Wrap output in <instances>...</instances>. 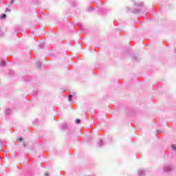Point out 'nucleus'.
<instances>
[{
    "label": "nucleus",
    "instance_id": "nucleus-1",
    "mask_svg": "<svg viewBox=\"0 0 176 176\" xmlns=\"http://www.w3.org/2000/svg\"><path fill=\"white\" fill-rule=\"evenodd\" d=\"M16 141H18L19 142H23L24 139H23V138H17Z\"/></svg>",
    "mask_w": 176,
    "mask_h": 176
},
{
    "label": "nucleus",
    "instance_id": "nucleus-2",
    "mask_svg": "<svg viewBox=\"0 0 176 176\" xmlns=\"http://www.w3.org/2000/svg\"><path fill=\"white\" fill-rule=\"evenodd\" d=\"M75 122L76 124H79L80 123V119H76Z\"/></svg>",
    "mask_w": 176,
    "mask_h": 176
},
{
    "label": "nucleus",
    "instance_id": "nucleus-3",
    "mask_svg": "<svg viewBox=\"0 0 176 176\" xmlns=\"http://www.w3.org/2000/svg\"><path fill=\"white\" fill-rule=\"evenodd\" d=\"M1 19H6V14H3L1 16Z\"/></svg>",
    "mask_w": 176,
    "mask_h": 176
},
{
    "label": "nucleus",
    "instance_id": "nucleus-4",
    "mask_svg": "<svg viewBox=\"0 0 176 176\" xmlns=\"http://www.w3.org/2000/svg\"><path fill=\"white\" fill-rule=\"evenodd\" d=\"M172 148L173 151H176V148H175V146L174 145H172Z\"/></svg>",
    "mask_w": 176,
    "mask_h": 176
},
{
    "label": "nucleus",
    "instance_id": "nucleus-5",
    "mask_svg": "<svg viewBox=\"0 0 176 176\" xmlns=\"http://www.w3.org/2000/svg\"><path fill=\"white\" fill-rule=\"evenodd\" d=\"M5 64H6V63H5V62L1 61V65H5Z\"/></svg>",
    "mask_w": 176,
    "mask_h": 176
},
{
    "label": "nucleus",
    "instance_id": "nucleus-6",
    "mask_svg": "<svg viewBox=\"0 0 176 176\" xmlns=\"http://www.w3.org/2000/svg\"><path fill=\"white\" fill-rule=\"evenodd\" d=\"M72 97V95H69V101H71Z\"/></svg>",
    "mask_w": 176,
    "mask_h": 176
}]
</instances>
